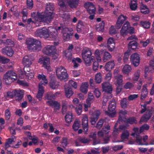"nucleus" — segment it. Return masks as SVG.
Returning a JSON list of instances; mask_svg holds the SVG:
<instances>
[{
    "label": "nucleus",
    "instance_id": "obj_1",
    "mask_svg": "<svg viewBox=\"0 0 154 154\" xmlns=\"http://www.w3.org/2000/svg\"><path fill=\"white\" fill-rule=\"evenodd\" d=\"M54 8L52 4L49 3L46 5V9L44 12H38L35 17L37 20L43 22H50L53 19L52 15Z\"/></svg>",
    "mask_w": 154,
    "mask_h": 154
},
{
    "label": "nucleus",
    "instance_id": "obj_2",
    "mask_svg": "<svg viewBox=\"0 0 154 154\" xmlns=\"http://www.w3.org/2000/svg\"><path fill=\"white\" fill-rule=\"evenodd\" d=\"M26 43L29 50L35 51H38L40 50L41 42L35 39L28 38L26 40Z\"/></svg>",
    "mask_w": 154,
    "mask_h": 154
},
{
    "label": "nucleus",
    "instance_id": "obj_3",
    "mask_svg": "<svg viewBox=\"0 0 154 154\" xmlns=\"http://www.w3.org/2000/svg\"><path fill=\"white\" fill-rule=\"evenodd\" d=\"M17 79L16 73L13 70H10L7 72L3 76V80L7 85L10 84Z\"/></svg>",
    "mask_w": 154,
    "mask_h": 154
},
{
    "label": "nucleus",
    "instance_id": "obj_4",
    "mask_svg": "<svg viewBox=\"0 0 154 154\" xmlns=\"http://www.w3.org/2000/svg\"><path fill=\"white\" fill-rule=\"evenodd\" d=\"M91 52L88 48H85L83 50L82 55L85 64L87 66H90L91 64Z\"/></svg>",
    "mask_w": 154,
    "mask_h": 154
},
{
    "label": "nucleus",
    "instance_id": "obj_5",
    "mask_svg": "<svg viewBox=\"0 0 154 154\" xmlns=\"http://www.w3.org/2000/svg\"><path fill=\"white\" fill-rule=\"evenodd\" d=\"M134 29L131 27L129 22L126 21L122 26L120 30V34L122 36L124 37L128 33L133 34L134 32Z\"/></svg>",
    "mask_w": 154,
    "mask_h": 154
},
{
    "label": "nucleus",
    "instance_id": "obj_6",
    "mask_svg": "<svg viewBox=\"0 0 154 154\" xmlns=\"http://www.w3.org/2000/svg\"><path fill=\"white\" fill-rule=\"evenodd\" d=\"M116 107V103L115 100L114 99H112L109 103L108 111H105V114L110 117H114L116 113L115 111Z\"/></svg>",
    "mask_w": 154,
    "mask_h": 154
},
{
    "label": "nucleus",
    "instance_id": "obj_7",
    "mask_svg": "<svg viewBox=\"0 0 154 154\" xmlns=\"http://www.w3.org/2000/svg\"><path fill=\"white\" fill-rule=\"evenodd\" d=\"M57 76L60 80H67L68 74L66 70L64 68L61 66L57 68L56 70Z\"/></svg>",
    "mask_w": 154,
    "mask_h": 154
},
{
    "label": "nucleus",
    "instance_id": "obj_8",
    "mask_svg": "<svg viewBox=\"0 0 154 154\" xmlns=\"http://www.w3.org/2000/svg\"><path fill=\"white\" fill-rule=\"evenodd\" d=\"M35 33L36 36L40 38L44 37L45 38H48L50 36V34L48 32V29L45 27L37 29Z\"/></svg>",
    "mask_w": 154,
    "mask_h": 154
},
{
    "label": "nucleus",
    "instance_id": "obj_9",
    "mask_svg": "<svg viewBox=\"0 0 154 154\" xmlns=\"http://www.w3.org/2000/svg\"><path fill=\"white\" fill-rule=\"evenodd\" d=\"M43 54L48 56H53L56 54V49L54 46L48 45L42 50Z\"/></svg>",
    "mask_w": 154,
    "mask_h": 154
},
{
    "label": "nucleus",
    "instance_id": "obj_10",
    "mask_svg": "<svg viewBox=\"0 0 154 154\" xmlns=\"http://www.w3.org/2000/svg\"><path fill=\"white\" fill-rule=\"evenodd\" d=\"M38 62L42 64L43 66L48 70L50 69V59L49 58L46 57L41 58L38 60Z\"/></svg>",
    "mask_w": 154,
    "mask_h": 154
},
{
    "label": "nucleus",
    "instance_id": "obj_11",
    "mask_svg": "<svg viewBox=\"0 0 154 154\" xmlns=\"http://www.w3.org/2000/svg\"><path fill=\"white\" fill-rule=\"evenodd\" d=\"M152 114V111L151 109L146 110V113L141 117L140 123L146 122L151 118Z\"/></svg>",
    "mask_w": 154,
    "mask_h": 154
},
{
    "label": "nucleus",
    "instance_id": "obj_12",
    "mask_svg": "<svg viewBox=\"0 0 154 154\" xmlns=\"http://www.w3.org/2000/svg\"><path fill=\"white\" fill-rule=\"evenodd\" d=\"M130 60L132 64L135 66H137L139 65L140 57L137 53H134L131 55Z\"/></svg>",
    "mask_w": 154,
    "mask_h": 154
},
{
    "label": "nucleus",
    "instance_id": "obj_13",
    "mask_svg": "<svg viewBox=\"0 0 154 154\" xmlns=\"http://www.w3.org/2000/svg\"><path fill=\"white\" fill-rule=\"evenodd\" d=\"M82 128L84 130L85 134H87L89 126L88 116L86 115H85L82 118Z\"/></svg>",
    "mask_w": 154,
    "mask_h": 154
},
{
    "label": "nucleus",
    "instance_id": "obj_14",
    "mask_svg": "<svg viewBox=\"0 0 154 154\" xmlns=\"http://www.w3.org/2000/svg\"><path fill=\"white\" fill-rule=\"evenodd\" d=\"M102 87L104 91L111 95L112 88L111 86L108 82H103L102 84Z\"/></svg>",
    "mask_w": 154,
    "mask_h": 154
},
{
    "label": "nucleus",
    "instance_id": "obj_15",
    "mask_svg": "<svg viewBox=\"0 0 154 154\" xmlns=\"http://www.w3.org/2000/svg\"><path fill=\"white\" fill-rule=\"evenodd\" d=\"M32 59L31 55L25 56L22 59V62L25 66H30L32 64Z\"/></svg>",
    "mask_w": 154,
    "mask_h": 154
},
{
    "label": "nucleus",
    "instance_id": "obj_16",
    "mask_svg": "<svg viewBox=\"0 0 154 154\" xmlns=\"http://www.w3.org/2000/svg\"><path fill=\"white\" fill-rule=\"evenodd\" d=\"M127 18L126 16H124L122 14L119 17L116 26V29H119L121 27Z\"/></svg>",
    "mask_w": 154,
    "mask_h": 154
},
{
    "label": "nucleus",
    "instance_id": "obj_17",
    "mask_svg": "<svg viewBox=\"0 0 154 154\" xmlns=\"http://www.w3.org/2000/svg\"><path fill=\"white\" fill-rule=\"evenodd\" d=\"M46 103L48 105L54 107V111L59 110L60 108V103L57 101L50 100L47 101Z\"/></svg>",
    "mask_w": 154,
    "mask_h": 154
},
{
    "label": "nucleus",
    "instance_id": "obj_18",
    "mask_svg": "<svg viewBox=\"0 0 154 154\" xmlns=\"http://www.w3.org/2000/svg\"><path fill=\"white\" fill-rule=\"evenodd\" d=\"M100 112L99 110H96L93 113V117L91 119L90 122L92 125H94L99 118Z\"/></svg>",
    "mask_w": 154,
    "mask_h": 154
},
{
    "label": "nucleus",
    "instance_id": "obj_19",
    "mask_svg": "<svg viewBox=\"0 0 154 154\" xmlns=\"http://www.w3.org/2000/svg\"><path fill=\"white\" fill-rule=\"evenodd\" d=\"M2 52L3 54L9 57H12L14 53V51L12 48L8 46L3 48Z\"/></svg>",
    "mask_w": 154,
    "mask_h": 154
},
{
    "label": "nucleus",
    "instance_id": "obj_20",
    "mask_svg": "<svg viewBox=\"0 0 154 154\" xmlns=\"http://www.w3.org/2000/svg\"><path fill=\"white\" fill-rule=\"evenodd\" d=\"M15 94V98L16 100L19 102L21 101L24 94V91L23 90H16Z\"/></svg>",
    "mask_w": 154,
    "mask_h": 154
},
{
    "label": "nucleus",
    "instance_id": "obj_21",
    "mask_svg": "<svg viewBox=\"0 0 154 154\" xmlns=\"http://www.w3.org/2000/svg\"><path fill=\"white\" fill-rule=\"evenodd\" d=\"M37 77L38 79L41 81L39 84L38 86L41 84V86H43V85H45L48 84L47 79L46 78V76L44 74H38L37 76Z\"/></svg>",
    "mask_w": 154,
    "mask_h": 154
},
{
    "label": "nucleus",
    "instance_id": "obj_22",
    "mask_svg": "<svg viewBox=\"0 0 154 154\" xmlns=\"http://www.w3.org/2000/svg\"><path fill=\"white\" fill-rule=\"evenodd\" d=\"M107 47L109 50L112 51L115 48V43L113 39L112 38H109L107 40Z\"/></svg>",
    "mask_w": 154,
    "mask_h": 154
},
{
    "label": "nucleus",
    "instance_id": "obj_23",
    "mask_svg": "<svg viewBox=\"0 0 154 154\" xmlns=\"http://www.w3.org/2000/svg\"><path fill=\"white\" fill-rule=\"evenodd\" d=\"M79 0H68L67 4L70 8H76L79 5Z\"/></svg>",
    "mask_w": 154,
    "mask_h": 154
},
{
    "label": "nucleus",
    "instance_id": "obj_24",
    "mask_svg": "<svg viewBox=\"0 0 154 154\" xmlns=\"http://www.w3.org/2000/svg\"><path fill=\"white\" fill-rule=\"evenodd\" d=\"M44 92V87L43 86H41L40 85L38 86V90L36 95V97L39 101H41L43 96Z\"/></svg>",
    "mask_w": 154,
    "mask_h": 154
},
{
    "label": "nucleus",
    "instance_id": "obj_25",
    "mask_svg": "<svg viewBox=\"0 0 154 154\" xmlns=\"http://www.w3.org/2000/svg\"><path fill=\"white\" fill-rule=\"evenodd\" d=\"M115 63L114 60L110 61L107 63L104 67L105 70L107 71H110L114 68Z\"/></svg>",
    "mask_w": 154,
    "mask_h": 154
},
{
    "label": "nucleus",
    "instance_id": "obj_26",
    "mask_svg": "<svg viewBox=\"0 0 154 154\" xmlns=\"http://www.w3.org/2000/svg\"><path fill=\"white\" fill-rule=\"evenodd\" d=\"M138 44L135 41H132L130 42L128 44L129 49H131L133 50H135L138 48Z\"/></svg>",
    "mask_w": 154,
    "mask_h": 154
},
{
    "label": "nucleus",
    "instance_id": "obj_27",
    "mask_svg": "<svg viewBox=\"0 0 154 154\" xmlns=\"http://www.w3.org/2000/svg\"><path fill=\"white\" fill-rule=\"evenodd\" d=\"M29 66H24V71L26 75L28 76V77H30V78H32L33 77L34 75L33 73L30 72L31 71Z\"/></svg>",
    "mask_w": 154,
    "mask_h": 154
},
{
    "label": "nucleus",
    "instance_id": "obj_28",
    "mask_svg": "<svg viewBox=\"0 0 154 154\" xmlns=\"http://www.w3.org/2000/svg\"><path fill=\"white\" fill-rule=\"evenodd\" d=\"M59 83L55 80L51 79L49 83L50 87L53 89L57 88L59 85Z\"/></svg>",
    "mask_w": 154,
    "mask_h": 154
},
{
    "label": "nucleus",
    "instance_id": "obj_29",
    "mask_svg": "<svg viewBox=\"0 0 154 154\" xmlns=\"http://www.w3.org/2000/svg\"><path fill=\"white\" fill-rule=\"evenodd\" d=\"M65 119L66 122L69 123L72 121V116L71 112H69L66 113Z\"/></svg>",
    "mask_w": 154,
    "mask_h": 154
},
{
    "label": "nucleus",
    "instance_id": "obj_30",
    "mask_svg": "<svg viewBox=\"0 0 154 154\" xmlns=\"http://www.w3.org/2000/svg\"><path fill=\"white\" fill-rule=\"evenodd\" d=\"M141 12L144 14H148L149 12V9L147 8L146 5L141 4L140 6Z\"/></svg>",
    "mask_w": 154,
    "mask_h": 154
},
{
    "label": "nucleus",
    "instance_id": "obj_31",
    "mask_svg": "<svg viewBox=\"0 0 154 154\" xmlns=\"http://www.w3.org/2000/svg\"><path fill=\"white\" fill-rule=\"evenodd\" d=\"M73 35L72 33L69 32L66 33H64L63 34V39L65 41H68L72 38Z\"/></svg>",
    "mask_w": 154,
    "mask_h": 154
},
{
    "label": "nucleus",
    "instance_id": "obj_32",
    "mask_svg": "<svg viewBox=\"0 0 154 154\" xmlns=\"http://www.w3.org/2000/svg\"><path fill=\"white\" fill-rule=\"evenodd\" d=\"M88 86V85L87 82L82 83L80 88L81 91L85 94L87 93Z\"/></svg>",
    "mask_w": 154,
    "mask_h": 154
},
{
    "label": "nucleus",
    "instance_id": "obj_33",
    "mask_svg": "<svg viewBox=\"0 0 154 154\" xmlns=\"http://www.w3.org/2000/svg\"><path fill=\"white\" fill-rule=\"evenodd\" d=\"M104 23L103 21L97 25L96 26V30L97 31L99 32H103L104 30Z\"/></svg>",
    "mask_w": 154,
    "mask_h": 154
},
{
    "label": "nucleus",
    "instance_id": "obj_34",
    "mask_svg": "<svg viewBox=\"0 0 154 154\" xmlns=\"http://www.w3.org/2000/svg\"><path fill=\"white\" fill-rule=\"evenodd\" d=\"M65 95L67 98L70 97L73 94L72 89L69 87L65 88Z\"/></svg>",
    "mask_w": 154,
    "mask_h": 154
},
{
    "label": "nucleus",
    "instance_id": "obj_35",
    "mask_svg": "<svg viewBox=\"0 0 154 154\" xmlns=\"http://www.w3.org/2000/svg\"><path fill=\"white\" fill-rule=\"evenodd\" d=\"M116 79V85H122L123 76L121 75H117L115 77Z\"/></svg>",
    "mask_w": 154,
    "mask_h": 154
},
{
    "label": "nucleus",
    "instance_id": "obj_36",
    "mask_svg": "<svg viewBox=\"0 0 154 154\" xmlns=\"http://www.w3.org/2000/svg\"><path fill=\"white\" fill-rule=\"evenodd\" d=\"M55 94H53L51 92L47 93L45 97V99L51 100L56 98Z\"/></svg>",
    "mask_w": 154,
    "mask_h": 154
},
{
    "label": "nucleus",
    "instance_id": "obj_37",
    "mask_svg": "<svg viewBox=\"0 0 154 154\" xmlns=\"http://www.w3.org/2000/svg\"><path fill=\"white\" fill-rule=\"evenodd\" d=\"M140 23L141 26L144 28L148 29L150 27V23L149 21H141Z\"/></svg>",
    "mask_w": 154,
    "mask_h": 154
},
{
    "label": "nucleus",
    "instance_id": "obj_38",
    "mask_svg": "<svg viewBox=\"0 0 154 154\" xmlns=\"http://www.w3.org/2000/svg\"><path fill=\"white\" fill-rule=\"evenodd\" d=\"M64 54L68 60H71L72 56V52L69 51L68 50H66L64 52Z\"/></svg>",
    "mask_w": 154,
    "mask_h": 154
},
{
    "label": "nucleus",
    "instance_id": "obj_39",
    "mask_svg": "<svg viewBox=\"0 0 154 154\" xmlns=\"http://www.w3.org/2000/svg\"><path fill=\"white\" fill-rule=\"evenodd\" d=\"M131 67L130 66L126 65L124 66L122 71L124 73L128 74L131 71Z\"/></svg>",
    "mask_w": 154,
    "mask_h": 154
},
{
    "label": "nucleus",
    "instance_id": "obj_40",
    "mask_svg": "<svg viewBox=\"0 0 154 154\" xmlns=\"http://www.w3.org/2000/svg\"><path fill=\"white\" fill-rule=\"evenodd\" d=\"M111 54L108 52L105 51L103 54V59L104 62L109 60L111 58Z\"/></svg>",
    "mask_w": 154,
    "mask_h": 154
},
{
    "label": "nucleus",
    "instance_id": "obj_41",
    "mask_svg": "<svg viewBox=\"0 0 154 154\" xmlns=\"http://www.w3.org/2000/svg\"><path fill=\"white\" fill-rule=\"evenodd\" d=\"M82 104L81 103L79 104L78 105H77L75 108L76 112L78 115H80L82 112Z\"/></svg>",
    "mask_w": 154,
    "mask_h": 154
},
{
    "label": "nucleus",
    "instance_id": "obj_42",
    "mask_svg": "<svg viewBox=\"0 0 154 154\" xmlns=\"http://www.w3.org/2000/svg\"><path fill=\"white\" fill-rule=\"evenodd\" d=\"M129 135L128 131L127 130L124 131L121 136V138L123 140L127 139Z\"/></svg>",
    "mask_w": 154,
    "mask_h": 154
},
{
    "label": "nucleus",
    "instance_id": "obj_43",
    "mask_svg": "<svg viewBox=\"0 0 154 154\" xmlns=\"http://www.w3.org/2000/svg\"><path fill=\"white\" fill-rule=\"evenodd\" d=\"M137 4L136 1H132L130 5L131 9L132 10H135L137 8Z\"/></svg>",
    "mask_w": 154,
    "mask_h": 154
},
{
    "label": "nucleus",
    "instance_id": "obj_44",
    "mask_svg": "<svg viewBox=\"0 0 154 154\" xmlns=\"http://www.w3.org/2000/svg\"><path fill=\"white\" fill-rule=\"evenodd\" d=\"M127 122L130 124H132L134 123L136 124L137 121L136 118L135 117H131L128 118L126 120Z\"/></svg>",
    "mask_w": 154,
    "mask_h": 154
},
{
    "label": "nucleus",
    "instance_id": "obj_45",
    "mask_svg": "<svg viewBox=\"0 0 154 154\" xmlns=\"http://www.w3.org/2000/svg\"><path fill=\"white\" fill-rule=\"evenodd\" d=\"M95 81L97 83H100L101 81V74L100 73H97L95 77Z\"/></svg>",
    "mask_w": 154,
    "mask_h": 154
},
{
    "label": "nucleus",
    "instance_id": "obj_46",
    "mask_svg": "<svg viewBox=\"0 0 154 154\" xmlns=\"http://www.w3.org/2000/svg\"><path fill=\"white\" fill-rule=\"evenodd\" d=\"M127 99L126 98H124L121 100L120 102V104L122 108H125L127 107Z\"/></svg>",
    "mask_w": 154,
    "mask_h": 154
},
{
    "label": "nucleus",
    "instance_id": "obj_47",
    "mask_svg": "<svg viewBox=\"0 0 154 154\" xmlns=\"http://www.w3.org/2000/svg\"><path fill=\"white\" fill-rule=\"evenodd\" d=\"M14 140V138H8L5 143V148L7 149L10 146L9 144L13 142Z\"/></svg>",
    "mask_w": 154,
    "mask_h": 154
},
{
    "label": "nucleus",
    "instance_id": "obj_48",
    "mask_svg": "<svg viewBox=\"0 0 154 154\" xmlns=\"http://www.w3.org/2000/svg\"><path fill=\"white\" fill-rule=\"evenodd\" d=\"M11 116V113L9 109H7L5 111V117L6 120H9Z\"/></svg>",
    "mask_w": 154,
    "mask_h": 154
},
{
    "label": "nucleus",
    "instance_id": "obj_49",
    "mask_svg": "<svg viewBox=\"0 0 154 154\" xmlns=\"http://www.w3.org/2000/svg\"><path fill=\"white\" fill-rule=\"evenodd\" d=\"M79 140L81 143H88L90 142V140L85 137H80L78 138Z\"/></svg>",
    "mask_w": 154,
    "mask_h": 154
},
{
    "label": "nucleus",
    "instance_id": "obj_50",
    "mask_svg": "<svg viewBox=\"0 0 154 154\" xmlns=\"http://www.w3.org/2000/svg\"><path fill=\"white\" fill-rule=\"evenodd\" d=\"M17 83L23 87H27L28 86V84L26 82L23 80L18 79L17 81Z\"/></svg>",
    "mask_w": 154,
    "mask_h": 154
},
{
    "label": "nucleus",
    "instance_id": "obj_51",
    "mask_svg": "<svg viewBox=\"0 0 154 154\" xmlns=\"http://www.w3.org/2000/svg\"><path fill=\"white\" fill-rule=\"evenodd\" d=\"M16 92V89L14 90L12 92L8 91L7 93V96L8 97L13 98L15 97V94Z\"/></svg>",
    "mask_w": 154,
    "mask_h": 154
},
{
    "label": "nucleus",
    "instance_id": "obj_52",
    "mask_svg": "<svg viewBox=\"0 0 154 154\" xmlns=\"http://www.w3.org/2000/svg\"><path fill=\"white\" fill-rule=\"evenodd\" d=\"M95 55L96 57L97 61L100 62L101 60V58L100 57V53L98 50H96L95 52Z\"/></svg>",
    "mask_w": 154,
    "mask_h": 154
},
{
    "label": "nucleus",
    "instance_id": "obj_53",
    "mask_svg": "<svg viewBox=\"0 0 154 154\" xmlns=\"http://www.w3.org/2000/svg\"><path fill=\"white\" fill-rule=\"evenodd\" d=\"M103 120L102 119H100L95 126L96 128L97 129H100L103 126Z\"/></svg>",
    "mask_w": 154,
    "mask_h": 154
},
{
    "label": "nucleus",
    "instance_id": "obj_54",
    "mask_svg": "<svg viewBox=\"0 0 154 154\" xmlns=\"http://www.w3.org/2000/svg\"><path fill=\"white\" fill-rule=\"evenodd\" d=\"M110 130V126L109 125H107L106 127H104L102 130L105 134H108Z\"/></svg>",
    "mask_w": 154,
    "mask_h": 154
},
{
    "label": "nucleus",
    "instance_id": "obj_55",
    "mask_svg": "<svg viewBox=\"0 0 154 154\" xmlns=\"http://www.w3.org/2000/svg\"><path fill=\"white\" fill-rule=\"evenodd\" d=\"M14 43V42L10 39H8L4 41V44L5 45H13Z\"/></svg>",
    "mask_w": 154,
    "mask_h": 154
},
{
    "label": "nucleus",
    "instance_id": "obj_56",
    "mask_svg": "<svg viewBox=\"0 0 154 154\" xmlns=\"http://www.w3.org/2000/svg\"><path fill=\"white\" fill-rule=\"evenodd\" d=\"M80 124L78 122H75L72 126L73 129L75 131H77L79 128Z\"/></svg>",
    "mask_w": 154,
    "mask_h": 154
},
{
    "label": "nucleus",
    "instance_id": "obj_57",
    "mask_svg": "<svg viewBox=\"0 0 154 154\" xmlns=\"http://www.w3.org/2000/svg\"><path fill=\"white\" fill-rule=\"evenodd\" d=\"M62 146L64 147H66L68 144L67 141V139L66 137H64L62 138Z\"/></svg>",
    "mask_w": 154,
    "mask_h": 154
},
{
    "label": "nucleus",
    "instance_id": "obj_58",
    "mask_svg": "<svg viewBox=\"0 0 154 154\" xmlns=\"http://www.w3.org/2000/svg\"><path fill=\"white\" fill-rule=\"evenodd\" d=\"M26 4L28 8L30 9L33 7V2L32 0H27Z\"/></svg>",
    "mask_w": 154,
    "mask_h": 154
},
{
    "label": "nucleus",
    "instance_id": "obj_59",
    "mask_svg": "<svg viewBox=\"0 0 154 154\" xmlns=\"http://www.w3.org/2000/svg\"><path fill=\"white\" fill-rule=\"evenodd\" d=\"M109 32V34L112 35H115L117 33V31L113 26H112L110 27Z\"/></svg>",
    "mask_w": 154,
    "mask_h": 154
},
{
    "label": "nucleus",
    "instance_id": "obj_60",
    "mask_svg": "<svg viewBox=\"0 0 154 154\" xmlns=\"http://www.w3.org/2000/svg\"><path fill=\"white\" fill-rule=\"evenodd\" d=\"M140 71H137L135 72L134 75V76L133 78V80L134 81H137L140 77Z\"/></svg>",
    "mask_w": 154,
    "mask_h": 154
},
{
    "label": "nucleus",
    "instance_id": "obj_61",
    "mask_svg": "<svg viewBox=\"0 0 154 154\" xmlns=\"http://www.w3.org/2000/svg\"><path fill=\"white\" fill-rule=\"evenodd\" d=\"M9 60L4 57L0 56V62L5 63H8L9 61Z\"/></svg>",
    "mask_w": 154,
    "mask_h": 154
},
{
    "label": "nucleus",
    "instance_id": "obj_62",
    "mask_svg": "<svg viewBox=\"0 0 154 154\" xmlns=\"http://www.w3.org/2000/svg\"><path fill=\"white\" fill-rule=\"evenodd\" d=\"M131 20L133 21H138L140 20V17L137 15L131 16L130 17Z\"/></svg>",
    "mask_w": 154,
    "mask_h": 154
},
{
    "label": "nucleus",
    "instance_id": "obj_63",
    "mask_svg": "<svg viewBox=\"0 0 154 154\" xmlns=\"http://www.w3.org/2000/svg\"><path fill=\"white\" fill-rule=\"evenodd\" d=\"M94 5L91 6L90 8L87 9V11L89 14L95 13L96 10Z\"/></svg>",
    "mask_w": 154,
    "mask_h": 154
},
{
    "label": "nucleus",
    "instance_id": "obj_64",
    "mask_svg": "<svg viewBox=\"0 0 154 154\" xmlns=\"http://www.w3.org/2000/svg\"><path fill=\"white\" fill-rule=\"evenodd\" d=\"M94 100V97L93 95L88 96L86 100V103L88 104H90L91 102Z\"/></svg>",
    "mask_w": 154,
    "mask_h": 154
}]
</instances>
